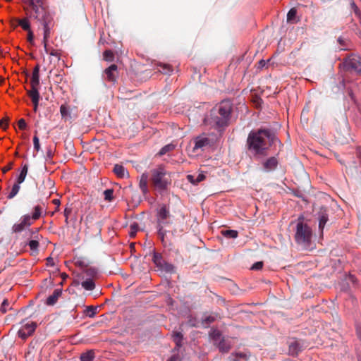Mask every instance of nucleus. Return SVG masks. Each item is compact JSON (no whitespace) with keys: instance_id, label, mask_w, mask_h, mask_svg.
Listing matches in <instances>:
<instances>
[{"instance_id":"1","label":"nucleus","mask_w":361,"mask_h":361,"mask_svg":"<svg viewBox=\"0 0 361 361\" xmlns=\"http://www.w3.org/2000/svg\"><path fill=\"white\" fill-rule=\"evenodd\" d=\"M276 137L269 129L261 128L252 130L247 139L248 150L257 157L266 156Z\"/></svg>"},{"instance_id":"2","label":"nucleus","mask_w":361,"mask_h":361,"mask_svg":"<svg viewBox=\"0 0 361 361\" xmlns=\"http://www.w3.org/2000/svg\"><path fill=\"white\" fill-rule=\"evenodd\" d=\"M233 111V103L229 99L222 100L210 111V123L221 130L228 126Z\"/></svg>"},{"instance_id":"3","label":"nucleus","mask_w":361,"mask_h":361,"mask_svg":"<svg viewBox=\"0 0 361 361\" xmlns=\"http://www.w3.org/2000/svg\"><path fill=\"white\" fill-rule=\"evenodd\" d=\"M209 336L213 344L216 346L221 353H228L231 348L232 343L231 340L223 336L219 329L212 328L209 333Z\"/></svg>"},{"instance_id":"4","label":"nucleus","mask_w":361,"mask_h":361,"mask_svg":"<svg viewBox=\"0 0 361 361\" xmlns=\"http://www.w3.org/2000/svg\"><path fill=\"white\" fill-rule=\"evenodd\" d=\"M312 232L310 227L304 224L302 221L298 222L296 225V232L295 234V240L299 245L307 246L310 245L312 239Z\"/></svg>"},{"instance_id":"5","label":"nucleus","mask_w":361,"mask_h":361,"mask_svg":"<svg viewBox=\"0 0 361 361\" xmlns=\"http://www.w3.org/2000/svg\"><path fill=\"white\" fill-rule=\"evenodd\" d=\"M150 180L152 186L160 191L166 190L170 183L166 178V171L161 166L151 171Z\"/></svg>"},{"instance_id":"6","label":"nucleus","mask_w":361,"mask_h":361,"mask_svg":"<svg viewBox=\"0 0 361 361\" xmlns=\"http://www.w3.org/2000/svg\"><path fill=\"white\" fill-rule=\"evenodd\" d=\"M343 66L345 71L358 75L361 73V57L352 54L345 59Z\"/></svg>"},{"instance_id":"7","label":"nucleus","mask_w":361,"mask_h":361,"mask_svg":"<svg viewBox=\"0 0 361 361\" xmlns=\"http://www.w3.org/2000/svg\"><path fill=\"white\" fill-rule=\"evenodd\" d=\"M193 152H204L209 149L214 144L213 140L205 133L200 135L193 139Z\"/></svg>"},{"instance_id":"8","label":"nucleus","mask_w":361,"mask_h":361,"mask_svg":"<svg viewBox=\"0 0 361 361\" xmlns=\"http://www.w3.org/2000/svg\"><path fill=\"white\" fill-rule=\"evenodd\" d=\"M152 262L156 267L161 271L166 273H172L174 271V267L166 262L162 257L161 253L154 252L152 257Z\"/></svg>"},{"instance_id":"9","label":"nucleus","mask_w":361,"mask_h":361,"mask_svg":"<svg viewBox=\"0 0 361 361\" xmlns=\"http://www.w3.org/2000/svg\"><path fill=\"white\" fill-rule=\"evenodd\" d=\"M37 324L34 322L24 324L18 331V336L23 340L27 339L35 331Z\"/></svg>"},{"instance_id":"10","label":"nucleus","mask_w":361,"mask_h":361,"mask_svg":"<svg viewBox=\"0 0 361 361\" xmlns=\"http://www.w3.org/2000/svg\"><path fill=\"white\" fill-rule=\"evenodd\" d=\"M117 74V66L116 64H112L105 69L104 78L109 82H114L116 80Z\"/></svg>"},{"instance_id":"11","label":"nucleus","mask_w":361,"mask_h":361,"mask_svg":"<svg viewBox=\"0 0 361 361\" xmlns=\"http://www.w3.org/2000/svg\"><path fill=\"white\" fill-rule=\"evenodd\" d=\"M279 161L276 157H271L268 158L262 163L264 171L269 172L275 170L278 166Z\"/></svg>"},{"instance_id":"12","label":"nucleus","mask_w":361,"mask_h":361,"mask_svg":"<svg viewBox=\"0 0 361 361\" xmlns=\"http://www.w3.org/2000/svg\"><path fill=\"white\" fill-rule=\"evenodd\" d=\"M170 209L169 206L166 204H162L157 209V220H163L170 218Z\"/></svg>"},{"instance_id":"13","label":"nucleus","mask_w":361,"mask_h":361,"mask_svg":"<svg viewBox=\"0 0 361 361\" xmlns=\"http://www.w3.org/2000/svg\"><path fill=\"white\" fill-rule=\"evenodd\" d=\"M148 180H149V176L147 173H143L140 178L139 181V187L144 195H146L149 193V188H148Z\"/></svg>"},{"instance_id":"14","label":"nucleus","mask_w":361,"mask_h":361,"mask_svg":"<svg viewBox=\"0 0 361 361\" xmlns=\"http://www.w3.org/2000/svg\"><path fill=\"white\" fill-rule=\"evenodd\" d=\"M302 346L298 341H294L289 344L288 353L289 355L296 357L302 351Z\"/></svg>"},{"instance_id":"15","label":"nucleus","mask_w":361,"mask_h":361,"mask_svg":"<svg viewBox=\"0 0 361 361\" xmlns=\"http://www.w3.org/2000/svg\"><path fill=\"white\" fill-rule=\"evenodd\" d=\"M39 67L36 66L32 73L30 79V87H39Z\"/></svg>"},{"instance_id":"16","label":"nucleus","mask_w":361,"mask_h":361,"mask_svg":"<svg viewBox=\"0 0 361 361\" xmlns=\"http://www.w3.org/2000/svg\"><path fill=\"white\" fill-rule=\"evenodd\" d=\"M16 25L20 26L23 30L28 31L31 30V24L30 21V18L25 17L23 18H16L14 20Z\"/></svg>"},{"instance_id":"17","label":"nucleus","mask_w":361,"mask_h":361,"mask_svg":"<svg viewBox=\"0 0 361 361\" xmlns=\"http://www.w3.org/2000/svg\"><path fill=\"white\" fill-rule=\"evenodd\" d=\"M62 290L61 289H55L53 293L49 295L46 301V304L49 306H52L55 305L59 299V298L61 295Z\"/></svg>"},{"instance_id":"18","label":"nucleus","mask_w":361,"mask_h":361,"mask_svg":"<svg viewBox=\"0 0 361 361\" xmlns=\"http://www.w3.org/2000/svg\"><path fill=\"white\" fill-rule=\"evenodd\" d=\"M349 82H350V81L348 79V76L345 75L342 80V85H343V88L346 90L347 93L349 95V97H350L351 100L353 102H355L356 101H355V96L353 94V87L351 86H348V83H349Z\"/></svg>"},{"instance_id":"19","label":"nucleus","mask_w":361,"mask_h":361,"mask_svg":"<svg viewBox=\"0 0 361 361\" xmlns=\"http://www.w3.org/2000/svg\"><path fill=\"white\" fill-rule=\"evenodd\" d=\"M38 88L39 87H30V90H27V94L32 102L39 101L41 98Z\"/></svg>"},{"instance_id":"20","label":"nucleus","mask_w":361,"mask_h":361,"mask_svg":"<svg viewBox=\"0 0 361 361\" xmlns=\"http://www.w3.org/2000/svg\"><path fill=\"white\" fill-rule=\"evenodd\" d=\"M28 171V165L24 164L21 169L20 174L18 176L16 183L20 185L24 182Z\"/></svg>"},{"instance_id":"21","label":"nucleus","mask_w":361,"mask_h":361,"mask_svg":"<svg viewBox=\"0 0 361 361\" xmlns=\"http://www.w3.org/2000/svg\"><path fill=\"white\" fill-rule=\"evenodd\" d=\"M228 359L230 361L246 360L247 356L244 353H233L229 355Z\"/></svg>"},{"instance_id":"22","label":"nucleus","mask_w":361,"mask_h":361,"mask_svg":"<svg viewBox=\"0 0 361 361\" xmlns=\"http://www.w3.org/2000/svg\"><path fill=\"white\" fill-rule=\"evenodd\" d=\"M44 209L40 205H36L33 208V212L32 214V218L33 221L38 220L42 215L44 212Z\"/></svg>"},{"instance_id":"23","label":"nucleus","mask_w":361,"mask_h":361,"mask_svg":"<svg viewBox=\"0 0 361 361\" xmlns=\"http://www.w3.org/2000/svg\"><path fill=\"white\" fill-rule=\"evenodd\" d=\"M60 113L62 119H64L65 121L71 118L70 108L66 104H62L60 106Z\"/></svg>"},{"instance_id":"24","label":"nucleus","mask_w":361,"mask_h":361,"mask_svg":"<svg viewBox=\"0 0 361 361\" xmlns=\"http://www.w3.org/2000/svg\"><path fill=\"white\" fill-rule=\"evenodd\" d=\"M173 341L175 342L178 348L182 346L183 336L181 332L175 331L172 334Z\"/></svg>"},{"instance_id":"25","label":"nucleus","mask_w":361,"mask_h":361,"mask_svg":"<svg viewBox=\"0 0 361 361\" xmlns=\"http://www.w3.org/2000/svg\"><path fill=\"white\" fill-rule=\"evenodd\" d=\"M82 287L87 290H92L95 288V283L92 279H87L81 283Z\"/></svg>"},{"instance_id":"26","label":"nucleus","mask_w":361,"mask_h":361,"mask_svg":"<svg viewBox=\"0 0 361 361\" xmlns=\"http://www.w3.org/2000/svg\"><path fill=\"white\" fill-rule=\"evenodd\" d=\"M222 235L227 238H236L238 233L235 230L226 229L221 231Z\"/></svg>"},{"instance_id":"27","label":"nucleus","mask_w":361,"mask_h":361,"mask_svg":"<svg viewBox=\"0 0 361 361\" xmlns=\"http://www.w3.org/2000/svg\"><path fill=\"white\" fill-rule=\"evenodd\" d=\"M114 172L118 178H123L126 175V169L120 164H116L114 167Z\"/></svg>"},{"instance_id":"28","label":"nucleus","mask_w":361,"mask_h":361,"mask_svg":"<svg viewBox=\"0 0 361 361\" xmlns=\"http://www.w3.org/2000/svg\"><path fill=\"white\" fill-rule=\"evenodd\" d=\"M297 10L295 8L290 9L287 14V22L290 23H296Z\"/></svg>"},{"instance_id":"29","label":"nucleus","mask_w":361,"mask_h":361,"mask_svg":"<svg viewBox=\"0 0 361 361\" xmlns=\"http://www.w3.org/2000/svg\"><path fill=\"white\" fill-rule=\"evenodd\" d=\"M328 221V215L326 214H321L319 218V229L321 233L323 232V229Z\"/></svg>"},{"instance_id":"30","label":"nucleus","mask_w":361,"mask_h":361,"mask_svg":"<svg viewBox=\"0 0 361 361\" xmlns=\"http://www.w3.org/2000/svg\"><path fill=\"white\" fill-rule=\"evenodd\" d=\"M20 221L25 227H28L32 224L34 221L32 220V218L30 214H25L21 216V218L20 219Z\"/></svg>"},{"instance_id":"31","label":"nucleus","mask_w":361,"mask_h":361,"mask_svg":"<svg viewBox=\"0 0 361 361\" xmlns=\"http://www.w3.org/2000/svg\"><path fill=\"white\" fill-rule=\"evenodd\" d=\"M94 353L92 350H89L80 355V361H93Z\"/></svg>"},{"instance_id":"32","label":"nucleus","mask_w":361,"mask_h":361,"mask_svg":"<svg viewBox=\"0 0 361 361\" xmlns=\"http://www.w3.org/2000/svg\"><path fill=\"white\" fill-rule=\"evenodd\" d=\"M205 178V176L203 173H200L197 175V176L194 178V176L192 175L188 176V180L192 183V184H197L202 181Z\"/></svg>"},{"instance_id":"33","label":"nucleus","mask_w":361,"mask_h":361,"mask_svg":"<svg viewBox=\"0 0 361 361\" xmlns=\"http://www.w3.org/2000/svg\"><path fill=\"white\" fill-rule=\"evenodd\" d=\"M97 313V307L94 306H87L86 307L85 310H84V314L92 318L95 316Z\"/></svg>"},{"instance_id":"34","label":"nucleus","mask_w":361,"mask_h":361,"mask_svg":"<svg viewBox=\"0 0 361 361\" xmlns=\"http://www.w3.org/2000/svg\"><path fill=\"white\" fill-rule=\"evenodd\" d=\"M20 186L19 184L14 183L10 192L7 195L8 199H13L19 192Z\"/></svg>"},{"instance_id":"35","label":"nucleus","mask_w":361,"mask_h":361,"mask_svg":"<svg viewBox=\"0 0 361 361\" xmlns=\"http://www.w3.org/2000/svg\"><path fill=\"white\" fill-rule=\"evenodd\" d=\"M85 274L89 279H93L97 276L98 270L94 267H88L85 270Z\"/></svg>"},{"instance_id":"36","label":"nucleus","mask_w":361,"mask_h":361,"mask_svg":"<svg viewBox=\"0 0 361 361\" xmlns=\"http://www.w3.org/2000/svg\"><path fill=\"white\" fill-rule=\"evenodd\" d=\"M44 51L47 54H50V55L54 56H59L58 50L54 49L51 47H49L48 45V42H46V47H44Z\"/></svg>"},{"instance_id":"37","label":"nucleus","mask_w":361,"mask_h":361,"mask_svg":"<svg viewBox=\"0 0 361 361\" xmlns=\"http://www.w3.org/2000/svg\"><path fill=\"white\" fill-rule=\"evenodd\" d=\"M175 147H176V145L173 144L166 145L161 149V150L159 152V154L164 155L171 151H173L175 149Z\"/></svg>"},{"instance_id":"38","label":"nucleus","mask_w":361,"mask_h":361,"mask_svg":"<svg viewBox=\"0 0 361 361\" xmlns=\"http://www.w3.org/2000/svg\"><path fill=\"white\" fill-rule=\"evenodd\" d=\"M104 200L111 202L114 199V190L106 189L104 191Z\"/></svg>"},{"instance_id":"39","label":"nucleus","mask_w":361,"mask_h":361,"mask_svg":"<svg viewBox=\"0 0 361 361\" xmlns=\"http://www.w3.org/2000/svg\"><path fill=\"white\" fill-rule=\"evenodd\" d=\"M215 321V317L214 316L209 315L204 317L202 319V324L204 327H208V326Z\"/></svg>"},{"instance_id":"40","label":"nucleus","mask_w":361,"mask_h":361,"mask_svg":"<svg viewBox=\"0 0 361 361\" xmlns=\"http://www.w3.org/2000/svg\"><path fill=\"white\" fill-rule=\"evenodd\" d=\"M27 245L32 251L35 252H37L38 251L39 242L37 240H31L28 242Z\"/></svg>"},{"instance_id":"41","label":"nucleus","mask_w":361,"mask_h":361,"mask_svg":"<svg viewBox=\"0 0 361 361\" xmlns=\"http://www.w3.org/2000/svg\"><path fill=\"white\" fill-rule=\"evenodd\" d=\"M26 227L20 221L19 223L15 224L12 227V231L14 233H20L22 232Z\"/></svg>"},{"instance_id":"42","label":"nucleus","mask_w":361,"mask_h":361,"mask_svg":"<svg viewBox=\"0 0 361 361\" xmlns=\"http://www.w3.org/2000/svg\"><path fill=\"white\" fill-rule=\"evenodd\" d=\"M103 56L104 59L106 61H112L114 59V54L111 50H106Z\"/></svg>"},{"instance_id":"43","label":"nucleus","mask_w":361,"mask_h":361,"mask_svg":"<svg viewBox=\"0 0 361 361\" xmlns=\"http://www.w3.org/2000/svg\"><path fill=\"white\" fill-rule=\"evenodd\" d=\"M161 70L160 71L161 73H163L164 74H169L170 73H171L173 71V68H171V66L170 65H168V64H163V65H161Z\"/></svg>"},{"instance_id":"44","label":"nucleus","mask_w":361,"mask_h":361,"mask_svg":"<svg viewBox=\"0 0 361 361\" xmlns=\"http://www.w3.org/2000/svg\"><path fill=\"white\" fill-rule=\"evenodd\" d=\"M27 35V41L29 42L30 44L34 45L35 44V36L34 33L32 31V30H29Z\"/></svg>"},{"instance_id":"45","label":"nucleus","mask_w":361,"mask_h":361,"mask_svg":"<svg viewBox=\"0 0 361 361\" xmlns=\"http://www.w3.org/2000/svg\"><path fill=\"white\" fill-rule=\"evenodd\" d=\"M170 224L169 219H166L163 220H157V228H164V226H167Z\"/></svg>"},{"instance_id":"46","label":"nucleus","mask_w":361,"mask_h":361,"mask_svg":"<svg viewBox=\"0 0 361 361\" xmlns=\"http://www.w3.org/2000/svg\"><path fill=\"white\" fill-rule=\"evenodd\" d=\"M33 145H34V149L36 152H39L40 150V144H39V137L37 135H35L33 137Z\"/></svg>"},{"instance_id":"47","label":"nucleus","mask_w":361,"mask_h":361,"mask_svg":"<svg viewBox=\"0 0 361 361\" xmlns=\"http://www.w3.org/2000/svg\"><path fill=\"white\" fill-rule=\"evenodd\" d=\"M350 5H351V8L353 10V11L355 12V15L360 18V21L361 23V13H360V11L358 7L353 1L351 3Z\"/></svg>"},{"instance_id":"48","label":"nucleus","mask_w":361,"mask_h":361,"mask_svg":"<svg viewBox=\"0 0 361 361\" xmlns=\"http://www.w3.org/2000/svg\"><path fill=\"white\" fill-rule=\"evenodd\" d=\"M18 128L22 130H25L27 127L26 121L24 118H20L18 121Z\"/></svg>"},{"instance_id":"49","label":"nucleus","mask_w":361,"mask_h":361,"mask_svg":"<svg viewBox=\"0 0 361 361\" xmlns=\"http://www.w3.org/2000/svg\"><path fill=\"white\" fill-rule=\"evenodd\" d=\"M157 234H158V236L159 238L161 239V240L162 242H164V237L166 234V231L164 230V228H157Z\"/></svg>"},{"instance_id":"50","label":"nucleus","mask_w":361,"mask_h":361,"mask_svg":"<svg viewBox=\"0 0 361 361\" xmlns=\"http://www.w3.org/2000/svg\"><path fill=\"white\" fill-rule=\"evenodd\" d=\"M8 126V121L7 118L0 120V128L6 130Z\"/></svg>"},{"instance_id":"51","label":"nucleus","mask_w":361,"mask_h":361,"mask_svg":"<svg viewBox=\"0 0 361 361\" xmlns=\"http://www.w3.org/2000/svg\"><path fill=\"white\" fill-rule=\"evenodd\" d=\"M52 203L55 205H57V207H56L55 210L51 214V216H53L55 212L59 211V206L61 204V202H60V200H59V199H54L52 200Z\"/></svg>"},{"instance_id":"52","label":"nucleus","mask_w":361,"mask_h":361,"mask_svg":"<svg viewBox=\"0 0 361 361\" xmlns=\"http://www.w3.org/2000/svg\"><path fill=\"white\" fill-rule=\"evenodd\" d=\"M263 267V262H257L256 263H255L252 267V270H259L262 268Z\"/></svg>"},{"instance_id":"53","label":"nucleus","mask_w":361,"mask_h":361,"mask_svg":"<svg viewBox=\"0 0 361 361\" xmlns=\"http://www.w3.org/2000/svg\"><path fill=\"white\" fill-rule=\"evenodd\" d=\"M338 42L340 44V47H341V49H347L346 48V45H345V39L343 37H338Z\"/></svg>"},{"instance_id":"54","label":"nucleus","mask_w":361,"mask_h":361,"mask_svg":"<svg viewBox=\"0 0 361 361\" xmlns=\"http://www.w3.org/2000/svg\"><path fill=\"white\" fill-rule=\"evenodd\" d=\"M8 305V302L7 300H4L1 304V310L2 312H6V307Z\"/></svg>"},{"instance_id":"55","label":"nucleus","mask_w":361,"mask_h":361,"mask_svg":"<svg viewBox=\"0 0 361 361\" xmlns=\"http://www.w3.org/2000/svg\"><path fill=\"white\" fill-rule=\"evenodd\" d=\"M71 212H72L71 208L66 207L64 209V212H63V215H64L65 218L68 219L69 215L71 214Z\"/></svg>"},{"instance_id":"56","label":"nucleus","mask_w":361,"mask_h":361,"mask_svg":"<svg viewBox=\"0 0 361 361\" xmlns=\"http://www.w3.org/2000/svg\"><path fill=\"white\" fill-rule=\"evenodd\" d=\"M137 226L135 225V224L130 226V229H131L130 236L131 237H134L135 235V233H136L137 230Z\"/></svg>"},{"instance_id":"57","label":"nucleus","mask_w":361,"mask_h":361,"mask_svg":"<svg viewBox=\"0 0 361 361\" xmlns=\"http://www.w3.org/2000/svg\"><path fill=\"white\" fill-rule=\"evenodd\" d=\"M166 361H180V358L178 355H173Z\"/></svg>"},{"instance_id":"58","label":"nucleus","mask_w":361,"mask_h":361,"mask_svg":"<svg viewBox=\"0 0 361 361\" xmlns=\"http://www.w3.org/2000/svg\"><path fill=\"white\" fill-rule=\"evenodd\" d=\"M189 324L191 326H197V322L195 318L190 317L188 321Z\"/></svg>"},{"instance_id":"59","label":"nucleus","mask_w":361,"mask_h":361,"mask_svg":"<svg viewBox=\"0 0 361 361\" xmlns=\"http://www.w3.org/2000/svg\"><path fill=\"white\" fill-rule=\"evenodd\" d=\"M53 155H54V152H53L52 149H51V147L48 148L47 150V158L52 159Z\"/></svg>"},{"instance_id":"60","label":"nucleus","mask_w":361,"mask_h":361,"mask_svg":"<svg viewBox=\"0 0 361 361\" xmlns=\"http://www.w3.org/2000/svg\"><path fill=\"white\" fill-rule=\"evenodd\" d=\"M39 101H35V102H32V105H33V111H34L35 112H37V111L38 106H39Z\"/></svg>"},{"instance_id":"61","label":"nucleus","mask_w":361,"mask_h":361,"mask_svg":"<svg viewBox=\"0 0 361 361\" xmlns=\"http://www.w3.org/2000/svg\"><path fill=\"white\" fill-rule=\"evenodd\" d=\"M11 167H12V165H11V164L10 165H8V166H6V167H4V168L3 169V172H4V173H6L7 171H8L9 170H11Z\"/></svg>"},{"instance_id":"62","label":"nucleus","mask_w":361,"mask_h":361,"mask_svg":"<svg viewBox=\"0 0 361 361\" xmlns=\"http://www.w3.org/2000/svg\"><path fill=\"white\" fill-rule=\"evenodd\" d=\"M357 154L358 158L360 159V163H361V147H359L357 149Z\"/></svg>"},{"instance_id":"63","label":"nucleus","mask_w":361,"mask_h":361,"mask_svg":"<svg viewBox=\"0 0 361 361\" xmlns=\"http://www.w3.org/2000/svg\"><path fill=\"white\" fill-rule=\"evenodd\" d=\"M47 265H50V266H53L54 265L53 259L51 257H48L47 259Z\"/></svg>"},{"instance_id":"64","label":"nucleus","mask_w":361,"mask_h":361,"mask_svg":"<svg viewBox=\"0 0 361 361\" xmlns=\"http://www.w3.org/2000/svg\"><path fill=\"white\" fill-rule=\"evenodd\" d=\"M265 63H265V61H264V60H262V61H259V65H260L261 66H265Z\"/></svg>"}]
</instances>
